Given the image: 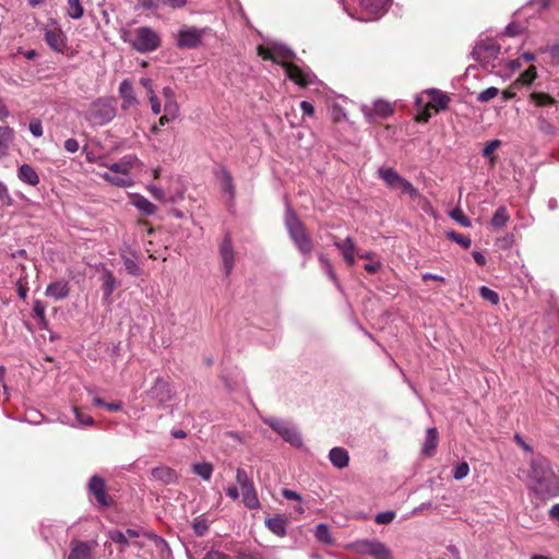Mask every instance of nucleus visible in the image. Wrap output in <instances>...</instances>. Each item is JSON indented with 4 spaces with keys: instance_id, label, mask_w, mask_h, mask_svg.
Masks as SVG:
<instances>
[{
    "instance_id": "f257e3e1",
    "label": "nucleus",
    "mask_w": 559,
    "mask_h": 559,
    "mask_svg": "<svg viewBox=\"0 0 559 559\" xmlns=\"http://www.w3.org/2000/svg\"><path fill=\"white\" fill-rule=\"evenodd\" d=\"M537 79V71L534 66L526 69L513 83L515 88L531 87L528 100L536 108L534 116L537 120L539 131L546 135L557 134V128L552 123V117L557 114L558 109L550 108L557 104L556 98L551 95L550 88L544 86L542 82H535Z\"/></svg>"
},
{
    "instance_id": "f03ea898",
    "label": "nucleus",
    "mask_w": 559,
    "mask_h": 559,
    "mask_svg": "<svg viewBox=\"0 0 559 559\" xmlns=\"http://www.w3.org/2000/svg\"><path fill=\"white\" fill-rule=\"evenodd\" d=\"M258 55L265 60L281 64L289 80L300 86H308L316 82V75L307 67L294 62L296 56L286 45L267 43L258 47Z\"/></svg>"
},
{
    "instance_id": "7ed1b4c3",
    "label": "nucleus",
    "mask_w": 559,
    "mask_h": 559,
    "mask_svg": "<svg viewBox=\"0 0 559 559\" xmlns=\"http://www.w3.org/2000/svg\"><path fill=\"white\" fill-rule=\"evenodd\" d=\"M528 478L531 489L538 496H559V476L554 471L550 461L542 454L531 459Z\"/></svg>"
},
{
    "instance_id": "20e7f679",
    "label": "nucleus",
    "mask_w": 559,
    "mask_h": 559,
    "mask_svg": "<svg viewBox=\"0 0 559 559\" xmlns=\"http://www.w3.org/2000/svg\"><path fill=\"white\" fill-rule=\"evenodd\" d=\"M116 115V100L111 97H99L90 104L84 118L92 127H103L111 122Z\"/></svg>"
},
{
    "instance_id": "39448f33",
    "label": "nucleus",
    "mask_w": 559,
    "mask_h": 559,
    "mask_svg": "<svg viewBox=\"0 0 559 559\" xmlns=\"http://www.w3.org/2000/svg\"><path fill=\"white\" fill-rule=\"evenodd\" d=\"M285 225L298 250L304 254L310 253L313 249L312 240L305 225L299 221L292 209H288L286 212Z\"/></svg>"
},
{
    "instance_id": "423d86ee",
    "label": "nucleus",
    "mask_w": 559,
    "mask_h": 559,
    "mask_svg": "<svg viewBox=\"0 0 559 559\" xmlns=\"http://www.w3.org/2000/svg\"><path fill=\"white\" fill-rule=\"evenodd\" d=\"M159 34L148 26H141L133 31L129 44L141 53L152 52L160 47Z\"/></svg>"
},
{
    "instance_id": "0eeeda50",
    "label": "nucleus",
    "mask_w": 559,
    "mask_h": 559,
    "mask_svg": "<svg viewBox=\"0 0 559 559\" xmlns=\"http://www.w3.org/2000/svg\"><path fill=\"white\" fill-rule=\"evenodd\" d=\"M348 548L357 555L370 556L374 559H392L390 548L382 542L373 539H358L349 544Z\"/></svg>"
},
{
    "instance_id": "6e6552de",
    "label": "nucleus",
    "mask_w": 559,
    "mask_h": 559,
    "mask_svg": "<svg viewBox=\"0 0 559 559\" xmlns=\"http://www.w3.org/2000/svg\"><path fill=\"white\" fill-rule=\"evenodd\" d=\"M263 421L274 431H276L292 447H302V437L298 428L293 423L275 417L263 418Z\"/></svg>"
},
{
    "instance_id": "1a4fd4ad",
    "label": "nucleus",
    "mask_w": 559,
    "mask_h": 559,
    "mask_svg": "<svg viewBox=\"0 0 559 559\" xmlns=\"http://www.w3.org/2000/svg\"><path fill=\"white\" fill-rule=\"evenodd\" d=\"M500 53V47L491 39L481 40L476 44L473 56L486 70L497 68V60Z\"/></svg>"
},
{
    "instance_id": "9d476101",
    "label": "nucleus",
    "mask_w": 559,
    "mask_h": 559,
    "mask_svg": "<svg viewBox=\"0 0 559 559\" xmlns=\"http://www.w3.org/2000/svg\"><path fill=\"white\" fill-rule=\"evenodd\" d=\"M40 32L46 44L56 52H63L67 48V35L59 22L51 19L48 23L40 26Z\"/></svg>"
},
{
    "instance_id": "9b49d317",
    "label": "nucleus",
    "mask_w": 559,
    "mask_h": 559,
    "mask_svg": "<svg viewBox=\"0 0 559 559\" xmlns=\"http://www.w3.org/2000/svg\"><path fill=\"white\" fill-rule=\"evenodd\" d=\"M204 36L205 28L185 26L177 33L176 46L180 49H194L201 44Z\"/></svg>"
},
{
    "instance_id": "f8f14e48",
    "label": "nucleus",
    "mask_w": 559,
    "mask_h": 559,
    "mask_svg": "<svg viewBox=\"0 0 559 559\" xmlns=\"http://www.w3.org/2000/svg\"><path fill=\"white\" fill-rule=\"evenodd\" d=\"M338 2L343 5V9L347 14L353 17L360 21H369L373 20L372 16H378L383 14L386 11L389 0H359L360 7L371 16L370 17H355L353 12L348 9L346 4V0H338Z\"/></svg>"
},
{
    "instance_id": "ddd939ff",
    "label": "nucleus",
    "mask_w": 559,
    "mask_h": 559,
    "mask_svg": "<svg viewBox=\"0 0 559 559\" xmlns=\"http://www.w3.org/2000/svg\"><path fill=\"white\" fill-rule=\"evenodd\" d=\"M219 257L225 276L228 277L235 266L236 252L230 236L226 234L218 247Z\"/></svg>"
},
{
    "instance_id": "4468645a",
    "label": "nucleus",
    "mask_w": 559,
    "mask_h": 559,
    "mask_svg": "<svg viewBox=\"0 0 559 559\" xmlns=\"http://www.w3.org/2000/svg\"><path fill=\"white\" fill-rule=\"evenodd\" d=\"M88 491L95 497L99 506L107 507L109 504L105 481L98 475H94L90 478Z\"/></svg>"
},
{
    "instance_id": "2eb2a0df",
    "label": "nucleus",
    "mask_w": 559,
    "mask_h": 559,
    "mask_svg": "<svg viewBox=\"0 0 559 559\" xmlns=\"http://www.w3.org/2000/svg\"><path fill=\"white\" fill-rule=\"evenodd\" d=\"M102 292H103V301L105 304H110V297L119 286V282L116 280L112 271L104 267L102 275Z\"/></svg>"
},
{
    "instance_id": "dca6fc26",
    "label": "nucleus",
    "mask_w": 559,
    "mask_h": 559,
    "mask_svg": "<svg viewBox=\"0 0 559 559\" xmlns=\"http://www.w3.org/2000/svg\"><path fill=\"white\" fill-rule=\"evenodd\" d=\"M119 95L122 98L121 108L123 110L129 109L130 107H134L139 104L138 98L135 96L133 85L130 80L124 79L119 84Z\"/></svg>"
},
{
    "instance_id": "f3484780",
    "label": "nucleus",
    "mask_w": 559,
    "mask_h": 559,
    "mask_svg": "<svg viewBox=\"0 0 559 559\" xmlns=\"http://www.w3.org/2000/svg\"><path fill=\"white\" fill-rule=\"evenodd\" d=\"M68 559H94L92 544L76 539L72 540Z\"/></svg>"
},
{
    "instance_id": "a211bd4d",
    "label": "nucleus",
    "mask_w": 559,
    "mask_h": 559,
    "mask_svg": "<svg viewBox=\"0 0 559 559\" xmlns=\"http://www.w3.org/2000/svg\"><path fill=\"white\" fill-rule=\"evenodd\" d=\"M148 395L160 404L168 402L171 399L169 383L162 378H157L154 385L148 391Z\"/></svg>"
},
{
    "instance_id": "6ab92c4d",
    "label": "nucleus",
    "mask_w": 559,
    "mask_h": 559,
    "mask_svg": "<svg viewBox=\"0 0 559 559\" xmlns=\"http://www.w3.org/2000/svg\"><path fill=\"white\" fill-rule=\"evenodd\" d=\"M334 246L340 249V251L342 252V255L345 260V262L348 264V265H354L355 262H356V257H357V248H356V245L353 240V238L350 237H347L346 239L344 240H338V241H335L334 242Z\"/></svg>"
},
{
    "instance_id": "aec40b11",
    "label": "nucleus",
    "mask_w": 559,
    "mask_h": 559,
    "mask_svg": "<svg viewBox=\"0 0 559 559\" xmlns=\"http://www.w3.org/2000/svg\"><path fill=\"white\" fill-rule=\"evenodd\" d=\"M70 285L64 280H59L50 283L46 287L45 295L55 300H62L69 296Z\"/></svg>"
},
{
    "instance_id": "412c9836",
    "label": "nucleus",
    "mask_w": 559,
    "mask_h": 559,
    "mask_svg": "<svg viewBox=\"0 0 559 559\" xmlns=\"http://www.w3.org/2000/svg\"><path fill=\"white\" fill-rule=\"evenodd\" d=\"M151 476L154 480L159 481L163 485L175 484L178 480V475L173 468L160 465L151 471Z\"/></svg>"
},
{
    "instance_id": "4be33fe9",
    "label": "nucleus",
    "mask_w": 559,
    "mask_h": 559,
    "mask_svg": "<svg viewBox=\"0 0 559 559\" xmlns=\"http://www.w3.org/2000/svg\"><path fill=\"white\" fill-rule=\"evenodd\" d=\"M130 203L134 207H136V210L142 215H145V216H151V215L155 214L156 209H157L148 199H146L145 197H143L139 193L131 194Z\"/></svg>"
},
{
    "instance_id": "5701e85b",
    "label": "nucleus",
    "mask_w": 559,
    "mask_h": 559,
    "mask_svg": "<svg viewBox=\"0 0 559 559\" xmlns=\"http://www.w3.org/2000/svg\"><path fill=\"white\" fill-rule=\"evenodd\" d=\"M329 460L331 464L338 469L345 468L349 464L348 452L341 447H334L330 450Z\"/></svg>"
},
{
    "instance_id": "b1692460",
    "label": "nucleus",
    "mask_w": 559,
    "mask_h": 559,
    "mask_svg": "<svg viewBox=\"0 0 559 559\" xmlns=\"http://www.w3.org/2000/svg\"><path fill=\"white\" fill-rule=\"evenodd\" d=\"M287 519L284 515H275L265 519V526L275 535L284 537L287 533Z\"/></svg>"
},
{
    "instance_id": "393cba45",
    "label": "nucleus",
    "mask_w": 559,
    "mask_h": 559,
    "mask_svg": "<svg viewBox=\"0 0 559 559\" xmlns=\"http://www.w3.org/2000/svg\"><path fill=\"white\" fill-rule=\"evenodd\" d=\"M102 178L106 180L107 182L111 183L112 186L120 187V188H128L133 186L134 181L130 174H115V173H104L102 175Z\"/></svg>"
},
{
    "instance_id": "a878e982",
    "label": "nucleus",
    "mask_w": 559,
    "mask_h": 559,
    "mask_svg": "<svg viewBox=\"0 0 559 559\" xmlns=\"http://www.w3.org/2000/svg\"><path fill=\"white\" fill-rule=\"evenodd\" d=\"M378 174L379 177L386 183V186L394 190H397L400 182L404 178L391 167L379 168Z\"/></svg>"
},
{
    "instance_id": "bb28decb",
    "label": "nucleus",
    "mask_w": 559,
    "mask_h": 559,
    "mask_svg": "<svg viewBox=\"0 0 559 559\" xmlns=\"http://www.w3.org/2000/svg\"><path fill=\"white\" fill-rule=\"evenodd\" d=\"M17 177L21 181L29 185V186H37L39 183V176L28 164H23L17 169Z\"/></svg>"
},
{
    "instance_id": "cd10ccee",
    "label": "nucleus",
    "mask_w": 559,
    "mask_h": 559,
    "mask_svg": "<svg viewBox=\"0 0 559 559\" xmlns=\"http://www.w3.org/2000/svg\"><path fill=\"white\" fill-rule=\"evenodd\" d=\"M121 261L128 274L132 276H140L142 274V267L138 263L135 252H130V254L122 253Z\"/></svg>"
},
{
    "instance_id": "c85d7f7f",
    "label": "nucleus",
    "mask_w": 559,
    "mask_h": 559,
    "mask_svg": "<svg viewBox=\"0 0 559 559\" xmlns=\"http://www.w3.org/2000/svg\"><path fill=\"white\" fill-rule=\"evenodd\" d=\"M438 443V431L436 428H428L426 431L423 453L426 456H432Z\"/></svg>"
},
{
    "instance_id": "c756f323",
    "label": "nucleus",
    "mask_w": 559,
    "mask_h": 559,
    "mask_svg": "<svg viewBox=\"0 0 559 559\" xmlns=\"http://www.w3.org/2000/svg\"><path fill=\"white\" fill-rule=\"evenodd\" d=\"M428 95L430 96L431 106L437 110H442L448 107L450 98L444 93L438 90H430L428 91Z\"/></svg>"
},
{
    "instance_id": "7c9ffc66",
    "label": "nucleus",
    "mask_w": 559,
    "mask_h": 559,
    "mask_svg": "<svg viewBox=\"0 0 559 559\" xmlns=\"http://www.w3.org/2000/svg\"><path fill=\"white\" fill-rule=\"evenodd\" d=\"M12 141L13 130L7 126L0 127V158L7 155Z\"/></svg>"
},
{
    "instance_id": "2f4dec72",
    "label": "nucleus",
    "mask_w": 559,
    "mask_h": 559,
    "mask_svg": "<svg viewBox=\"0 0 559 559\" xmlns=\"http://www.w3.org/2000/svg\"><path fill=\"white\" fill-rule=\"evenodd\" d=\"M241 495H242L243 504L249 510H257L260 508V501H259L254 486L247 488L245 490H241Z\"/></svg>"
},
{
    "instance_id": "473e14b6",
    "label": "nucleus",
    "mask_w": 559,
    "mask_h": 559,
    "mask_svg": "<svg viewBox=\"0 0 559 559\" xmlns=\"http://www.w3.org/2000/svg\"><path fill=\"white\" fill-rule=\"evenodd\" d=\"M510 219V215L504 205L499 206L493 213L490 224L493 228H502Z\"/></svg>"
},
{
    "instance_id": "72a5a7b5",
    "label": "nucleus",
    "mask_w": 559,
    "mask_h": 559,
    "mask_svg": "<svg viewBox=\"0 0 559 559\" xmlns=\"http://www.w3.org/2000/svg\"><path fill=\"white\" fill-rule=\"evenodd\" d=\"M192 472L200 476L203 480H210L213 474V465L207 462L193 463Z\"/></svg>"
},
{
    "instance_id": "f704fd0d",
    "label": "nucleus",
    "mask_w": 559,
    "mask_h": 559,
    "mask_svg": "<svg viewBox=\"0 0 559 559\" xmlns=\"http://www.w3.org/2000/svg\"><path fill=\"white\" fill-rule=\"evenodd\" d=\"M397 190H400L403 194L408 195L411 200H417L421 198L418 189L415 188L413 183L405 178H403L400 182Z\"/></svg>"
},
{
    "instance_id": "c9c22d12",
    "label": "nucleus",
    "mask_w": 559,
    "mask_h": 559,
    "mask_svg": "<svg viewBox=\"0 0 559 559\" xmlns=\"http://www.w3.org/2000/svg\"><path fill=\"white\" fill-rule=\"evenodd\" d=\"M314 536L319 542L323 544L330 545L333 542L329 525L323 523L316 526Z\"/></svg>"
},
{
    "instance_id": "e433bc0d",
    "label": "nucleus",
    "mask_w": 559,
    "mask_h": 559,
    "mask_svg": "<svg viewBox=\"0 0 559 559\" xmlns=\"http://www.w3.org/2000/svg\"><path fill=\"white\" fill-rule=\"evenodd\" d=\"M501 145V141L496 139L492 141H489L485 144V147L483 148V156L487 159H489L490 164L493 165L496 163V156L495 151L499 148Z\"/></svg>"
},
{
    "instance_id": "4c0bfd02",
    "label": "nucleus",
    "mask_w": 559,
    "mask_h": 559,
    "mask_svg": "<svg viewBox=\"0 0 559 559\" xmlns=\"http://www.w3.org/2000/svg\"><path fill=\"white\" fill-rule=\"evenodd\" d=\"M67 14L73 19L79 20L84 14V9L80 0H68Z\"/></svg>"
},
{
    "instance_id": "58836bf2",
    "label": "nucleus",
    "mask_w": 559,
    "mask_h": 559,
    "mask_svg": "<svg viewBox=\"0 0 559 559\" xmlns=\"http://www.w3.org/2000/svg\"><path fill=\"white\" fill-rule=\"evenodd\" d=\"M73 414L75 415V424L74 427H90L94 425V419L92 416L83 414L80 412L78 407L72 408Z\"/></svg>"
},
{
    "instance_id": "ea45409f",
    "label": "nucleus",
    "mask_w": 559,
    "mask_h": 559,
    "mask_svg": "<svg viewBox=\"0 0 559 559\" xmlns=\"http://www.w3.org/2000/svg\"><path fill=\"white\" fill-rule=\"evenodd\" d=\"M221 186H222V189H223L224 192L228 193L230 197L234 195L235 186H234V182H233V177L225 169L222 170Z\"/></svg>"
},
{
    "instance_id": "a19ab883",
    "label": "nucleus",
    "mask_w": 559,
    "mask_h": 559,
    "mask_svg": "<svg viewBox=\"0 0 559 559\" xmlns=\"http://www.w3.org/2000/svg\"><path fill=\"white\" fill-rule=\"evenodd\" d=\"M236 481L241 490L254 486L253 481L249 478L247 472L241 467H238L236 471Z\"/></svg>"
},
{
    "instance_id": "79ce46f5",
    "label": "nucleus",
    "mask_w": 559,
    "mask_h": 559,
    "mask_svg": "<svg viewBox=\"0 0 559 559\" xmlns=\"http://www.w3.org/2000/svg\"><path fill=\"white\" fill-rule=\"evenodd\" d=\"M479 295L483 299L489 301L491 305L499 304L500 298L498 293L487 286H481L479 288Z\"/></svg>"
},
{
    "instance_id": "37998d69",
    "label": "nucleus",
    "mask_w": 559,
    "mask_h": 559,
    "mask_svg": "<svg viewBox=\"0 0 559 559\" xmlns=\"http://www.w3.org/2000/svg\"><path fill=\"white\" fill-rule=\"evenodd\" d=\"M319 261L322 265V269L324 270V272L326 273V275L335 283V285L340 288V283H338V280L336 277V274L333 270V266L331 264V262L329 261L328 258H325L324 255H320L319 257Z\"/></svg>"
},
{
    "instance_id": "c03bdc74",
    "label": "nucleus",
    "mask_w": 559,
    "mask_h": 559,
    "mask_svg": "<svg viewBox=\"0 0 559 559\" xmlns=\"http://www.w3.org/2000/svg\"><path fill=\"white\" fill-rule=\"evenodd\" d=\"M450 216L463 227L472 226V221L463 213L461 209L451 211Z\"/></svg>"
},
{
    "instance_id": "a18cd8bd",
    "label": "nucleus",
    "mask_w": 559,
    "mask_h": 559,
    "mask_svg": "<svg viewBox=\"0 0 559 559\" xmlns=\"http://www.w3.org/2000/svg\"><path fill=\"white\" fill-rule=\"evenodd\" d=\"M499 94V88L495 87V86H490L484 91H481L478 95H477V100L479 103H488L489 100L493 99L496 96H498Z\"/></svg>"
},
{
    "instance_id": "49530a36",
    "label": "nucleus",
    "mask_w": 559,
    "mask_h": 559,
    "mask_svg": "<svg viewBox=\"0 0 559 559\" xmlns=\"http://www.w3.org/2000/svg\"><path fill=\"white\" fill-rule=\"evenodd\" d=\"M192 526H193L194 533L198 536H204L206 534V532L209 531L207 521L202 516L195 518L193 520Z\"/></svg>"
},
{
    "instance_id": "de8ad7c7",
    "label": "nucleus",
    "mask_w": 559,
    "mask_h": 559,
    "mask_svg": "<svg viewBox=\"0 0 559 559\" xmlns=\"http://www.w3.org/2000/svg\"><path fill=\"white\" fill-rule=\"evenodd\" d=\"M447 237L461 245L465 249L471 247L472 240L467 236L460 235L455 231H448Z\"/></svg>"
},
{
    "instance_id": "09e8293b",
    "label": "nucleus",
    "mask_w": 559,
    "mask_h": 559,
    "mask_svg": "<svg viewBox=\"0 0 559 559\" xmlns=\"http://www.w3.org/2000/svg\"><path fill=\"white\" fill-rule=\"evenodd\" d=\"M469 473V466L466 462L459 463L453 469V478L455 480H462Z\"/></svg>"
},
{
    "instance_id": "8fccbe9b",
    "label": "nucleus",
    "mask_w": 559,
    "mask_h": 559,
    "mask_svg": "<svg viewBox=\"0 0 559 559\" xmlns=\"http://www.w3.org/2000/svg\"><path fill=\"white\" fill-rule=\"evenodd\" d=\"M374 111L382 118H385L392 114V108L389 103L377 100L374 103Z\"/></svg>"
},
{
    "instance_id": "3c124183",
    "label": "nucleus",
    "mask_w": 559,
    "mask_h": 559,
    "mask_svg": "<svg viewBox=\"0 0 559 559\" xmlns=\"http://www.w3.org/2000/svg\"><path fill=\"white\" fill-rule=\"evenodd\" d=\"M33 313H34V317L38 318L40 322H45L46 321V306L43 301L40 300H35L33 302Z\"/></svg>"
},
{
    "instance_id": "603ef678",
    "label": "nucleus",
    "mask_w": 559,
    "mask_h": 559,
    "mask_svg": "<svg viewBox=\"0 0 559 559\" xmlns=\"http://www.w3.org/2000/svg\"><path fill=\"white\" fill-rule=\"evenodd\" d=\"M109 537L116 544H120L123 547L129 546L128 540L126 538V534L122 531H119V530L110 531Z\"/></svg>"
},
{
    "instance_id": "864d4df0",
    "label": "nucleus",
    "mask_w": 559,
    "mask_h": 559,
    "mask_svg": "<svg viewBox=\"0 0 559 559\" xmlns=\"http://www.w3.org/2000/svg\"><path fill=\"white\" fill-rule=\"evenodd\" d=\"M120 162L127 169V171L130 174V170L136 166H139L141 163L139 158L135 155H126L123 156Z\"/></svg>"
},
{
    "instance_id": "5fc2aeb1",
    "label": "nucleus",
    "mask_w": 559,
    "mask_h": 559,
    "mask_svg": "<svg viewBox=\"0 0 559 559\" xmlns=\"http://www.w3.org/2000/svg\"><path fill=\"white\" fill-rule=\"evenodd\" d=\"M164 114L168 115L171 119H176L179 115V107L175 100L165 102Z\"/></svg>"
},
{
    "instance_id": "6e6d98bb",
    "label": "nucleus",
    "mask_w": 559,
    "mask_h": 559,
    "mask_svg": "<svg viewBox=\"0 0 559 559\" xmlns=\"http://www.w3.org/2000/svg\"><path fill=\"white\" fill-rule=\"evenodd\" d=\"M395 518V512L384 511L376 515L374 521L378 524H390Z\"/></svg>"
},
{
    "instance_id": "4d7b16f0",
    "label": "nucleus",
    "mask_w": 559,
    "mask_h": 559,
    "mask_svg": "<svg viewBox=\"0 0 559 559\" xmlns=\"http://www.w3.org/2000/svg\"><path fill=\"white\" fill-rule=\"evenodd\" d=\"M157 5L180 9L187 4V0H156Z\"/></svg>"
},
{
    "instance_id": "13d9d810",
    "label": "nucleus",
    "mask_w": 559,
    "mask_h": 559,
    "mask_svg": "<svg viewBox=\"0 0 559 559\" xmlns=\"http://www.w3.org/2000/svg\"><path fill=\"white\" fill-rule=\"evenodd\" d=\"M28 129L31 133L36 138H40L44 133L41 121L39 119L31 120Z\"/></svg>"
},
{
    "instance_id": "bf43d9fd",
    "label": "nucleus",
    "mask_w": 559,
    "mask_h": 559,
    "mask_svg": "<svg viewBox=\"0 0 559 559\" xmlns=\"http://www.w3.org/2000/svg\"><path fill=\"white\" fill-rule=\"evenodd\" d=\"M547 52L555 66H559V44H554L547 48Z\"/></svg>"
},
{
    "instance_id": "052dcab7",
    "label": "nucleus",
    "mask_w": 559,
    "mask_h": 559,
    "mask_svg": "<svg viewBox=\"0 0 559 559\" xmlns=\"http://www.w3.org/2000/svg\"><path fill=\"white\" fill-rule=\"evenodd\" d=\"M0 200L7 205H11L13 202L7 186L2 181H0Z\"/></svg>"
},
{
    "instance_id": "680f3d73",
    "label": "nucleus",
    "mask_w": 559,
    "mask_h": 559,
    "mask_svg": "<svg viewBox=\"0 0 559 559\" xmlns=\"http://www.w3.org/2000/svg\"><path fill=\"white\" fill-rule=\"evenodd\" d=\"M80 148V144L76 139L70 138L64 142V150L69 153H75Z\"/></svg>"
},
{
    "instance_id": "e2e57ef3",
    "label": "nucleus",
    "mask_w": 559,
    "mask_h": 559,
    "mask_svg": "<svg viewBox=\"0 0 559 559\" xmlns=\"http://www.w3.org/2000/svg\"><path fill=\"white\" fill-rule=\"evenodd\" d=\"M124 534H126V538L128 540V544H130V540L139 538L141 535L144 534V532L141 531V530L128 528V530L124 531Z\"/></svg>"
},
{
    "instance_id": "0e129e2a",
    "label": "nucleus",
    "mask_w": 559,
    "mask_h": 559,
    "mask_svg": "<svg viewBox=\"0 0 559 559\" xmlns=\"http://www.w3.org/2000/svg\"><path fill=\"white\" fill-rule=\"evenodd\" d=\"M108 173H115V174H120V175L129 174L120 160L109 165Z\"/></svg>"
},
{
    "instance_id": "69168bd1",
    "label": "nucleus",
    "mask_w": 559,
    "mask_h": 559,
    "mask_svg": "<svg viewBox=\"0 0 559 559\" xmlns=\"http://www.w3.org/2000/svg\"><path fill=\"white\" fill-rule=\"evenodd\" d=\"M148 191L152 193L153 198L158 201H163L165 199V192L156 186H150Z\"/></svg>"
},
{
    "instance_id": "338daca9",
    "label": "nucleus",
    "mask_w": 559,
    "mask_h": 559,
    "mask_svg": "<svg viewBox=\"0 0 559 559\" xmlns=\"http://www.w3.org/2000/svg\"><path fill=\"white\" fill-rule=\"evenodd\" d=\"M300 108H301V111L304 115H307V116H313L314 115V107L311 103L307 102V100H302L300 103Z\"/></svg>"
},
{
    "instance_id": "774afa93",
    "label": "nucleus",
    "mask_w": 559,
    "mask_h": 559,
    "mask_svg": "<svg viewBox=\"0 0 559 559\" xmlns=\"http://www.w3.org/2000/svg\"><path fill=\"white\" fill-rule=\"evenodd\" d=\"M203 559H228V557L221 551L211 550L204 555Z\"/></svg>"
}]
</instances>
